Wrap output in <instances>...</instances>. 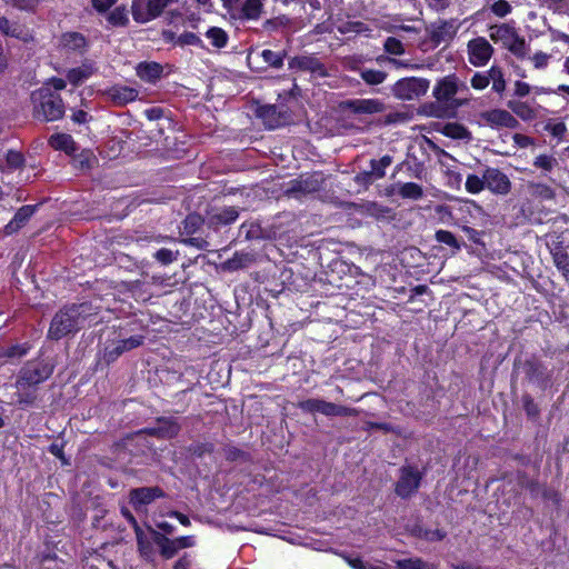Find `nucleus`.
Segmentation results:
<instances>
[{"instance_id": "1", "label": "nucleus", "mask_w": 569, "mask_h": 569, "mask_svg": "<svg viewBox=\"0 0 569 569\" xmlns=\"http://www.w3.org/2000/svg\"><path fill=\"white\" fill-rule=\"evenodd\" d=\"M88 306L82 303L72 305L58 311L51 320L48 338L51 340H60L69 333L78 331L86 320Z\"/></svg>"}, {"instance_id": "2", "label": "nucleus", "mask_w": 569, "mask_h": 569, "mask_svg": "<svg viewBox=\"0 0 569 569\" xmlns=\"http://www.w3.org/2000/svg\"><path fill=\"white\" fill-rule=\"evenodd\" d=\"M52 373V368L38 362L27 363L20 371L16 382L19 402L32 403L36 399V387L48 379Z\"/></svg>"}, {"instance_id": "3", "label": "nucleus", "mask_w": 569, "mask_h": 569, "mask_svg": "<svg viewBox=\"0 0 569 569\" xmlns=\"http://www.w3.org/2000/svg\"><path fill=\"white\" fill-rule=\"evenodd\" d=\"M33 116L41 121H56L64 114V106L61 97L43 87L32 92Z\"/></svg>"}, {"instance_id": "4", "label": "nucleus", "mask_w": 569, "mask_h": 569, "mask_svg": "<svg viewBox=\"0 0 569 569\" xmlns=\"http://www.w3.org/2000/svg\"><path fill=\"white\" fill-rule=\"evenodd\" d=\"M459 91H468L467 84L456 74H449L436 82L432 96L438 102L456 109L468 103V99L456 98Z\"/></svg>"}, {"instance_id": "5", "label": "nucleus", "mask_w": 569, "mask_h": 569, "mask_svg": "<svg viewBox=\"0 0 569 569\" xmlns=\"http://www.w3.org/2000/svg\"><path fill=\"white\" fill-rule=\"evenodd\" d=\"M489 37L493 42L501 43L516 56L525 53V39L520 38L516 29L507 23L490 26Z\"/></svg>"}, {"instance_id": "6", "label": "nucleus", "mask_w": 569, "mask_h": 569, "mask_svg": "<svg viewBox=\"0 0 569 569\" xmlns=\"http://www.w3.org/2000/svg\"><path fill=\"white\" fill-rule=\"evenodd\" d=\"M178 0H132L131 13L138 23L150 22L164 11L166 8Z\"/></svg>"}, {"instance_id": "7", "label": "nucleus", "mask_w": 569, "mask_h": 569, "mask_svg": "<svg viewBox=\"0 0 569 569\" xmlns=\"http://www.w3.org/2000/svg\"><path fill=\"white\" fill-rule=\"evenodd\" d=\"M429 88V81L423 78H403L398 80L391 91L400 100H415L423 96Z\"/></svg>"}, {"instance_id": "8", "label": "nucleus", "mask_w": 569, "mask_h": 569, "mask_svg": "<svg viewBox=\"0 0 569 569\" xmlns=\"http://www.w3.org/2000/svg\"><path fill=\"white\" fill-rule=\"evenodd\" d=\"M298 408L301 410L315 413L320 412L327 417H333V416H355L357 411L352 408H348L345 406H339L332 402L325 401L322 399H307L303 401H300L298 405Z\"/></svg>"}, {"instance_id": "9", "label": "nucleus", "mask_w": 569, "mask_h": 569, "mask_svg": "<svg viewBox=\"0 0 569 569\" xmlns=\"http://www.w3.org/2000/svg\"><path fill=\"white\" fill-rule=\"evenodd\" d=\"M495 52L493 47L485 37H477L467 43L468 61L473 67H485Z\"/></svg>"}, {"instance_id": "10", "label": "nucleus", "mask_w": 569, "mask_h": 569, "mask_svg": "<svg viewBox=\"0 0 569 569\" xmlns=\"http://www.w3.org/2000/svg\"><path fill=\"white\" fill-rule=\"evenodd\" d=\"M399 473L395 491L401 498H409L420 486L421 472L412 466H403L400 468Z\"/></svg>"}, {"instance_id": "11", "label": "nucleus", "mask_w": 569, "mask_h": 569, "mask_svg": "<svg viewBox=\"0 0 569 569\" xmlns=\"http://www.w3.org/2000/svg\"><path fill=\"white\" fill-rule=\"evenodd\" d=\"M460 27L461 22L457 18L439 19L430 27L431 40L437 44L449 42L456 37Z\"/></svg>"}, {"instance_id": "12", "label": "nucleus", "mask_w": 569, "mask_h": 569, "mask_svg": "<svg viewBox=\"0 0 569 569\" xmlns=\"http://www.w3.org/2000/svg\"><path fill=\"white\" fill-rule=\"evenodd\" d=\"M480 120L491 128L515 129L519 126V121L507 110L491 109L479 114Z\"/></svg>"}, {"instance_id": "13", "label": "nucleus", "mask_w": 569, "mask_h": 569, "mask_svg": "<svg viewBox=\"0 0 569 569\" xmlns=\"http://www.w3.org/2000/svg\"><path fill=\"white\" fill-rule=\"evenodd\" d=\"M284 52H274L270 49H264L260 52L251 51L248 54V63L251 68L264 69L267 67L280 68L283 64Z\"/></svg>"}, {"instance_id": "14", "label": "nucleus", "mask_w": 569, "mask_h": 569, "mask_svg": "<svg viewBox=\"0 0 569 569\" xmlns=\"http://www.w3.org/2000/svg\"><path fill=\"white\" fill-rule=\"evenodd\" d=\"M289 69L310 72L319 77L327 74L325 66L313 56L293 57L288 62Z\"/></svg>"}, {"instance_id": "15", "label": "nucleus", "mask_w": 569, "mask_h": 569, "mask_svg": "<svg viewBox=\"0 0 569 569\" xmlns=\"http://www.w3.org/2000/svg\"><path fill=\"white\" fill-rule=\"evenodd\" d=\"M486 188L493 193L507 194L510 191V180L508 177L495 168H488L485 171Z\"/></svg>"}, {"instance_id": "16", "label": "nucleus", "mask_w": 569, "mask_h": 569, "mask_svg": "<svg viewBox=\"0 0 569 569\" xmlns=\"http://www.w3.org/2000/svg\"><path fill=\"white\" fill-rule=\"evenodd\" d=\"M163 496V491L158 487H142L130 491V503L139 510Z\"/></svg>"}, {"instance_id": "17", "label": "nucleus", "mask_w": 569, "mask_h": 569, "mask_svg": "<svg viewBox=\"0 0 569 569\" xmlns=\"http://www.w3.org/2000/svg\"><path fill=\"white\" fill-rule=\"evenodd\" d=\"M104 96L116 106H124L134 101L139 91L132 87L116 84L104 91Z\"/></svg>"}, {"instance_id": "18", "label": "nucleus", "mask_w": 569, "mask_h": 569, "mask_svg": "<svg viewBox=\"0 0 569 569\" xmlns=\"http://www.w3.org/2000/svg\"><path fill=\"white\" fill-rule=\"evenodd\" d=\"M143 336H133L127 339L119 340L106 349L104 358L108 362L114 361L123 352L138 348L143 343Z\"/></svg>"}, {"instance_id": "19", "label": "nucleus", "mask_w": 569, "mask_h": 569, "mask_svg": "<svg viewBox=\"0 0 569 569\" xmlns=\"http://www.w3.org/2000/svg\"><path fill=\"white\" fill-rule=\"evenodd\" d=\"M348 109L356 114H375L385 110L379 99H355L347 102Z\"/></svg>"}, {"instance_id": "20", "label": "nucleus", "mask_w": 569, "mask_h": 569, "mask_svg": "<svg viewBox=\"0 0 569 569\" xmlns=\"http://www.w3.org/2000/svg\"><path fill=\"white\" fill-rule=\"evenodd\" d=\"M322 183L323 179L320 174L301 177L300 179L293 180L291 182L289 191L293 193L309 194L319 191L322 187Z\"/></svg>"}, {"instance_id": "21", "label": "nucleus", "mask_w": 569, "mask_h": 569, "mask_svg": "<svg viewBox=\"0 0 569 569\" xmlns=\"http://www.w3.org/2000/svg\"><path fill=\"white\" fill-rule=\"evenodd\" d=\"M0 32L4 36L12 37L24 42L32 40V34L26 27L17 22H11L6 17H0Z\"/></svg>"}, {"instance_id": "22", "label": "nucleus", "mask_w": 569, "mask_h": 569, "mask_svg": "<svg viewBox=\"0 0 569 569\" xmlns=\"http://www.w3.org/2000/svg\"><path fill=\"white\" fill-rule=\"evenodd\" d=\"M239 212L234 207H227L211 211L208 216V223L212 227L226 226L234 222Z\"/></svg>"}, {"instance_id": "23", "label": "nucleus", "mask_w": 569, "mask_h": 569, "mask_svg": "<svg viewBox=\"0 0 569 569\" xmlns=\"http://www.w3.org/2000/svg\"><path fill=\"white\" fill-rule=\"evenodd\" d=\"M34 213V207L23 206L14 214L11 221L6 224L4 233L7 236L19 231Z\"/></svg>"}, {"instance_id": "24", "label": "nucleus", "mask_w": 569, "mask_h": 569, "mask_svg": "<svg viewBox=\"0 0 569 569\" xmlns=\"http://www.w3.org/2000/svg\"><path fill=\"white\" fill-rule=\"evenodd\" d=\"M203 36L210 42V44L216 49H222L227 46L229 41V36L227 31H224L220 27H210L208 28Z\"/></svg>"}, {"instance_id": "25", "label": "nucleus", "mask_w": 569, "mask_h": 569, "mask_svg": "<svg viewBox=\"0 0 569 569\" xmlns=\"http://www.w3.org/2000/svg\"><path fill=\"white\" fill-rule=\"evenodd\" d=\"M263 1L264 0H243L238 9L243 18L257 20L262 13Z\"/></svg>"}, {"instance_id": "26", "label": "nucleus", "mask_w": 569, "mask_h": 569, "mask_svg": "<svg viewBox=\"0 0 569 569\" xmlns=\"http://www.w3.org/2000/svg\"><path fill=\"white\" fill-rule=\"evenodd\" d=\"M440 132L446 137L457 140H470L471 132L461 123L449 122L442 126Z\"/></svg>"}, {"instance_id": "27", "label": "nucleus", "mask_w": 569, "mask_h": 569, "mask_svg": "<svg viewBox=\"0 0 569 569\" xmlns=\"http://www.w3.org/2000/svg\"><path fill=\"white\" fill-rule=\"evenodd\" d=\"M162 67L156 62L139 63L137 67V74L140 79L152 82L160 78Z\"/></svg>"}, {"instance_id": "28", "label": "nucleus", "mask_w": 569, "mask_h": 569, "mask_svg": "<svg viewBox=\"0 0 569 569\" xmlns=\"http://www.w3.org/2000/svg\"><path fill=\"white\" fill-rule=\"evenodd\" d=\"M49 144L56 150H62L71 153L76 150L74 141L70 134L54 133L49 139Z\"/></svg>"}, {"instance_id": "29", "label": "nucleus", "mask_w": 569, "mask_h": 569, "mask_svg": "<svg viewBox=\"0 0 569 569\" xmlns=\"http://www.w3.org/2000/svg\"><path fill=\"white\" fill-rule=\"evenodd\" d=\"M253 262V256L248 252H236L231 259L223 263V268L229 271H234L246 268Z\"/></svg>"}, {"instance_id": "30", "label": "nucleus", "mask_w": 569, "mask_h": 569, "mask_svg": "<svg viewBox=\"0 0 569 569\" xmlns=\"http://www.w3.org/2000/svg\"><path fill=\"white\" fill-rule=\"evenodd\" d=\"M398 193L403 199L418 200L423 197V189L416 182H406L398 186Z\"/></svg>"}, {"instance_id": "31", "label": "nucleus", "mask_w": 569, "mask_h": 569, "mask_svg": "<svg viewBox=\"0 0 569 569\" xmlns=\"http://www.w3.org/2000/svg\"><path fill=\"white\" fill-rule=\"evenodd\" d=\"M488 78H489V82L490 81L492 82V90L495 92L501 94L506 90L507 83L505 80L503 71L500 67L492 66L488 70Z\"/></svg>"}, {"instance_id": "32", "label": "nucleus", "mask_w": 569, "mask_h": 569, "mask_svg": "<svg viewBox=\"0 0 569 569\" xmlns=\"http://www.w3.org/2000/svg\"><path fill=\"white\" fill-rule=\"evenodd\" d=\"M61 44L70 50H80L86 47V38L79 32H67L61 37Z\"/></svg>"}, {"instance_id": "33", "label": "nucleus", "mask_w": 569, "mask_h": 569, "mask_svg": "<svg viewBox=\"0 0 569 569\" xmlns=\"http://www.w3.org/2000/svg\"><path fill=\"white\" fill-rule=\"evenodd\" d=\"M395 563L398 569H437L435 565L426 562L420 558L401 559Z\"/></svg>"}, {"instance_id": "34", "label": "nucleus", "mask_w": 569, "mask_h": 569, "mask_svg": "<svg viewBox=\"0 0 569 569\" xmlns=\"http://www.w3.org/2000/svg\"><path fill=\"white\" fill-rule=\"evenodd\" d=\"M108 22L113 27H124L128 24L129 19L127 14V9L124 6L116 7L113 10L109 12L107 16Z\"/></svg>"}, {"instance_id": "35", "label": "nucleus", "mask_w": 569, "mask_h": 569, "mask_svg": "<svg viewBox=\"0 0 569 569\" xmlns=\"http://www.w3.org/2000/svg\"><path fill=\"white\" fill-rule=\"evenodd\" d=\"M552 258L556 267L558 270L569 279V256L568 253L562 249H556L552 252Z\"/></svg>"}, {"instance_id": "36", "label": "nucleus", "mask_w": 569, "mask_h": 569, "mask_svg": "<svg viewBox=\"0 0 569 569\" xmlns=\"http://www.w3.org/2000/svg\"><path fill=\"white\" fill-rule=\"evenodd\" d=\"M179 432V426L171 420L160 421V426L157 429H152L151 433L164 438H171Z\"/></svg>"}, {"instance_id": "37", "label": "nucleus", "mask_w": 569, "mask_h": 569, "mask_svg": "<svg viewBox=\"0 0 569 569\" xmlns=\"http://www.w3.org/2000/svg\"><path fill=\"white\" fill-rule=\"evenodd\" d=\"M392 163V158L390 156H383L379 160H371V174H373L376 178L380 179L383 178L386 172V168H388Z\"/></svg>"}, {"instance_id": "38", "label": "nucleus", "mask_w": 569, "mask_h": 569, "mask_svg": "<svg viewBox=\"0 0 569 569\" xmlns=\"http://www.w3.org/2000/svg\"><path fill=\"white\" fill-rule=\"evenodd\" d=\"M466 190L470 193H479L486 188L485 173L482 177L469 174L465 183Z\"/></svg>"}, {"instance_id": "39", "label": "nucleus", "mask_w": 569, "mask_h": 569, "mask_svg": "<svg viewBox=\"0 0 569 569\" xmlns=\"http://www.w3.org/2000/svg\"><path fill=\"white\" fill-rule=\"evenodd\" d=\"M158 545L160 547V552L166 559H171L180 549L178 548L174 539H169L162 537Z\"/></svg>"}, {"instance_id": "40", "label": "nucleus", "mask_w": 569, "mask_h": 569, "mask_svg": "<svg viewBox=\"0 0 569 569\" xmlns=\"http://www.w3.org/2000/svg\"><path fill=\"white\" fill-rule=\"evenodd\" d=\"M533 166L545 172H550L555 167L558 166V160L549 154H540L536 157Z\"/></svg>"}, {"instance_id": "41", "label": "nucleus", "mask_w": 569, "mask_h": 569, "mask_svg": "<svg viewBox=\"0 0 569 569\" xmlns=\"http://www.w3.org/2000/svg\"><path fill=\"white\" fill-rule=\"evenodd\" d=\"M509 109H511L518 117L523 120L533 118V110L526 103L519 101H509Z\"/></svg>"}, {"instance_id": "42", "label": "nucleus", "mask_w": 569, "mask_h": 569, "mask_svg": "<svg viewBox=\"0 0 569 569\" xmlns=\"http://www.w3.org/2000/svg\"><path fill=\"white\" fill-rule=\"evenodd\" d=\"M361 78L368 84H380L386 80L387 74L380 70L366 69L361 71Z\"/></svg>"}, {"instance_id": "43", "label": "nucleus", "mask_w": 569, "mask_h": 569, "mask_svg": "<svg viewBox=\"0 0 569 569\" xmlns=\"http://www.w3.org/2000/svg\"><path fill=\"white\" fill-rule=\"evenodd\" d=\"M178 47L193 46L203 48V42L199 36L193 32H183L177 38Z\"/></svg>"}, {"instance_id": "44", "label": "nucleus", "mask_w": 569, "mask_h": 569, "mask_svg": "<svg viewBox=\"0 0 569 569\" xmlns=\"http://www.w3.org/2000/svg\"><path fill=\"white\" fill-rule=\"evenodd\" d=\"M136 533H137L138 549H139L140 555L144 559L151 560L152 555H153L151 543L149 541L144 540L143 532L139 528L136 529Z\"/></svg>"}, {"instance_id": "45", "label": "nucleus", "mask_w": 569, "mask_h": 569, "mask_svg": "<svg viewBox=\"0 0 569 569\" xmlns=\"http://www.w3.org/2000/svg\"><path fill=\"white\" fill-rule=\"evenodd\" d=\"M435 238L438 242L445 243L456 250L460 249V244L455 237V234L448 230H438L435 234Z\"/></svg>"}, {"instance_id": "46", "label": "nucleus", "mask_w": 569, "mask_h": 569, "mask_svg": "<svg viewBox=\"0 0 569 569\" xmlns=\"http://www.w3.org/2000/svg\"><path fill=\"white\" fill-rule=\"evenodd\" d=\"M91 72L87 68H76L69 70L67 79L70 83L78 86L90 77Z\"/></svg>"}, {"instance_id": "47", "label": "nucleus", "mask_w": 569, "mask_h": 569, "mask_svg": "<svg viewBox=\"0 0 569 569\" xmlns=\"http://www.w3.org/2000/svg\"><path fill=\"white\" fill-rule=\"evenodd\" d=\"M7 6L18 10L34 11L39 4L38 0H3Z\"/></svg>"}, {"instance_id": "48", "label": "nucleus", "mask_w": 569, "mask_h": 569, "mask_svg": "<svg viewBox=\"0 0 569 569\" xmlns=\"http://www.w3.org/2000/svg\"><path fill=\"white\" fill-rule=\"evenodd\" d=\"M531 194L545 200L553 199L555 191L547 184L536 183L530 186Z\"/></svg>"}, {"instance_id": "49", "label": "nucleus", "mask_w": 569, "mask_h": 569, "mask_svg": "<svg viewBox=\"0 0 569 569\" xmlns=\"http://www.w3.org/2000/svg\"><path fill=\"white\" fill-rule=\"evenodd\" d=\"M385 50L390 54L400 56L405 53V47L400 40L389 37L385 41Z\"/></svg>"}, {"instance_id": "50", "label": "nucleus", "mask_w": 569, "mask_h": 569, "mask_svg": "<svg viewBox=\"0 0 569 569\" xmlns=\"http://www.w3.org/2000/svg\"><path fill=\"white\" fill-rule=\"evenodd\" d=\"M490 10L495 16L503 18L511 12L512 8L506 0H497L490 6Z\"/></svg>"}, {"instance_id": "51", "label": "nucleus", "mask_w": 569, "mask_h": 569, "mask_svg": "<svg viewBox=\"0 0 569 569\" xmlns=\"http://www.w3.org/2000/svg\"><path fill=\"white\" fill-rule=\"evenodd\" d=\"M178 257V251L173 252L170 249L162 248L154 253V258L162 264L173 262Z\"/></svg>"}, {"instance_id": "52", "label": "nucleus", "mask_w": 569, "mask_h": 569, "mask_svg": "<svg viewBox=\"0 0 569 569\" xmlns=\"http://www.w3.org/2000/svg\"><path fill=\"white\" fill-rule=\"evenodd\" d=\"M471 87L476 90H483L489 86L488 71L486 73L477 72L471 78Z\"/></svg>"}, {"instance_id": "53", "label": "nucleus", "mask_w": 569, "mask_h": 569, "mask_svg": "<svg viewBox=\"0 0 569 569\" xmlns=\"http://www.w3.org/2000/svg\"><path fill=\"white\" fill-rule=\"evenodd\" d=\"M6 162L9 169H17L22 166L23 157L20 152L10 150L7 152Z\"/></svg>"}, {"instance_id": "54", "label": "nucleus", "mask_w": 569, "mask_h": 569, "mask_svg": "<svg viewBox=\"0 0 569 569\" xmlns=\"http://www.w3.org/2000/svg\"><path fill=\"white\" fill-rule=\"evenodd\" d=\"M202 224V220L197 214H189L184 220V230L187 233H193Z\"/></svg>"}, {"instance_id": "55", "label": "nucleus", "mask_w": 569, "mask_h": 569, "mask_svg": "<svg viewBox=\"0 0 569 569\" xmlns=\"http://www.w3.org/2000/svg\"><path fill=\"white\" fill-rule=\"evenodd\" d=\"M336 553L339 557H341L353 569H366L368 566L360 558H352L345 552H336Z\"/></svg>"}, {"instance_id": "56", "label": "nucleus", "mask_w": 569, "mask_h": 569, "mask_svg": "<svg viewBox=\"0 0 569 569\" xmlns=\"http://www.w3.org/2000/svg\"><path fill=\"white\" fill-rule=\"evenodd\" d=\"M549 59H550V56L545 52H541V51L536 52L531 57V61L536 69L546 68L548 66Z\"/></svg>"}, {"instance_id": "57", "label": "nucleus", "mask_w": 569, "mask_h": 569, "mask_svg": "<svg viewBox=\"0 0 569 569\" xmlns=\"http://www.w3.org/2000/svg\"><path fill=\"white\" fill-rule=\"evenodd\" d=\"M27 350L28 348L27 347H23V346H12L8 349H6L4 351L1 352L0 356H4V357H22L27 353Z\"/></svg>"}, {"instance_id": "58", "label": "nucleus", "mask_w": 569, "mask_h": 569, "mask_svg": "<svg viewBox=\"0 0 569 569\" xmlns=\"http://www.w3.org/2000/svg\"><path fill=\"white\" fill-rule=\"evenodd\" d=\"M117 0H91L92 7L100 13L107 12Z\"/></svg>"}, {"instance_id": "59", "label": "nucleus", "mask_w": 569, "mask_h": 569, "mask_svg": "<svg viewBox=\"0 0 569 569\" xmlns=\"http://www.w3.org/2000/svg\"><path fill=\"white\" fill-rule=\"evenodd\" d=\"M547 130L556 138H562L566 133V124L563 122H557L547 126Z\"/></svg>"}, {"instance_id": "60", "label": "nucleus", "mask_w": 569, "mask_h": 569, "mask_svg": "<svg viewBox=\"0 0 569 569\" xmlns=\"http://www.w3.org/2000/svg\"><path fill=\"white\" fill-rule=\"evenodd\" d=\"M531 91V87L523 81H516L515 82V94L517 97L523 98L528 96Z\"/></svg>"}, {"instance_id": "61", "label": "nucleus", "mask_w": 569, "mask_h": 569, "mask_svg": "<svg viewBox=\"0 0 569 569\" xmlns=\"http://www.w3.org/2000/svg\"><path fill=\"white\" fill-rule=\"evenodd\" d=\"M426 2L429 8L438 12L446 10L450 4L449 0H426Z\"/></svg>"}, {"instance_id": "62", "label": "nucleus", "mask_w": 569, "mask_h": 569, "mask_svg": "<svg viewBox=\"0 0 569 569\" xmlns=\"http://www.w3.org/2000/svg\"><path fill=\"white\" fill-rule=\"evenodd\" d=\"M513 141L520 148H527L533 143L531 138L520 133L513 134Z\"/></svg>"}, {"instance_id": "63", "label": "nucleus", "mask_w": 569, "mask_h": 569, "mask_svg": "<svg viewBox=\"0 0 569 569\" xmlns=\"http://www.w3.org/2000/svg\"><path fill=\"white\" fill-rule=\"evenodd\" d=\"M174 541L179 549L189 548L194 545L193 537H191V536L179 537V538H176Z\"/></svg>"}, {"instance_id": "64", "label": "nucleus", "mask_w": 569, "mask_h": 569, "mask_svg": "<svg viewBox=\"0 0 569 569\" xmlns=\"http://www.w3.org/2000/svg\"><path fill=\"white\" fill-rule=\"evenodd\" d=\"M161 37H162V40L166 42V43H171L173 46H177V38H179V36H177L174 32H172L171 30H163L161 32Z\"/></svg>"}]
</instances>
